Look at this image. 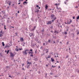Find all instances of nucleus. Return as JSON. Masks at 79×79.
Instances as JSON below:
<instances>
[{"label":"nucleus","instance_id":"338daca9","mask_svg":"<svg viewBox=\"0 0 79 79\" xmlns=\"http://www.w3.org/2000/svg\"><path fill=\"white\" fill-rule=\"evenodd\" d=\"M46 66L47 67V66H48V65L46 64Z\"/></svg>","mask_w":79,"mask_h":79},{"label":"nucleus","instance_id":"b1692460","mask_svg":"<svg viewBox=\"0 0 79 79\" xmlns=\"http://www.w3.org/2000/svg\"><path fill=\"white\" fill-rule=\"evenodd\" d=\"M4 29H5V30H6V27H6V26L4 25Z\"/></svg>","mask_w":79,"mask_h":79},{"label":"nucleus","instance_id":"4be33fe9","mask_svg":"<svg viewBox=\"0 0 79 79\" xmlns=\"http://www.w3.org/2000/svg\"><path fill=\"white\" fill-rule=\"evenodd\" d=\"M72 35H73V37H74V33H73Z\"/></svg>","mask_w":79,"mask_h":79},{"label":"nucleus","instance_id":"680f3d73","mask_svg":"<svg viewBox=\"0 0 79 79\" xmlns=\"http://www.w3.org/2000/svg\"><path fill=\"white\" fill-rule=\"evenodd\" d=\"M56 63H59V61H57Z\"/></svg>","mask_w":79,"mask_h":79},{"label":"nucleus","instance_id":"0eeeda50","mask_svg":"<svg viewBox=\"0 0 79 79\" xmlns=\"http://www.w3.org/2000/svg\"><path fill=\"white\" fill-rule=\"evenodd\" d=\"M20 40H21V42H24V40L23 39V38H20Z\"/></svg>","mask_w":79,"mask_h":79},{"label":"nucleus","instance_id":"2eb2a0df","mask_svg":"<svg viewBox=\"0 0 79 79\" xmlns=\"http://www.w3.org/2000/svg\"><path fill=\"white\" fill-rule=\"evenodd\" d=\"M50 58V56H48L46 57V59L47 60H48V58Z\"/></svg>","mask_w":79,"mask_h":79},{"label":"nucleus","instance_id":"603ef678","mask_svg":"<svg viewBox=\"0 0 79 79\" xmlns=\"http://www.w3.org/2000/svg\"><path fill=\"white\" fill-rule=\"evenodd\" d=\"M45 45V44L44 43H43V45Z\"/></svg>","mask_w":79,"mask_h":79},{"label":"nucleus","instance_id":"a19ab883","mask_svg":"<svg viewBox=\"0 0 79 79\" xmlns=\"http://www.w3.org/2000/svg\"><path fill=\"white\" fill-rule=\"evenodd\" d=\"M68 44H69V42H67V45H68Z\"/></svg>","mask_w":79,"mask_h":79},{"label":"nucleus","instance_id":"39448f33","mask_svg":"<svg viewBox=\"0 0 79 79\" xmlns=\"http://www.w3.org/2000/svg\"><path fill=\"white\" fill-rule=\"evenodd\" d=\"M10 57H13V56H15V54H14L13 53H12L11 52H10Z\"/></svg>","mask_w":79,"mask_h":79},{"label":"nucleus","instance_id":"20e7f679","mask_svg":"<svg viewBox=\"0 0 79 79\" xmlns=\"http://www.w3.org/2000/svg\"><path fill=\"white\" fill-rule=\"evenodd\" d=\"M29 35L30 36V37H34V36H35L34 34V33H30Z\"/></svg>","mask_w":79,"mask_h":79},{"label":"nucleus","instance_id":"052dcab7","mask_svg":"<svg viewBox=\"0 0 79 79\" xmlns=\"http://www.w3.org/2000/svg\"><path fill=\"white\" fill-rule=\"evenodd\" d=\"M14 4H13L12 5V6H13H13H14Z\"/></svg>","mask_w":79,"mask_h":79},{"label":"nucleus","instance_id":"393cba45","mask_svg":"<svg viewBox=\"0 0 79 79\" xmlns=\"http://www.w3.org/2000/svg\"><path fill=\"white\" fill-rule=\"evenodd\" d=\"M79 19V16H78L77 17V19Z\"/></svg>","mask_w":79,"mask_h":79},{"label":"nucleus","instance_id":"69168bd1","mask_svg":"<svg viewBox=\"0 0 79 79\" xmlns=\"http://www.w3.org/2000/svg\"><path fill=\"white\" fill-rule=\"evenodd\" d=\"M53 42H54V44H55V42L54 41Z\"/></svg>","mask_w":79,"mask_h":79},{"label":"nucleus","instance_id":"79ce46f5","mask_svg":"<svg viewBox=\"0 0 79 79\" xmlns=\"http://www.w3.org/2000/svg\"><path fill=\"white\" fill-rule=\"evenodd\" d=\"M22 70H24V68H22Z\"/></svg>","mask_w":79,"mask_h":79},{"label":"nucleus","instance_id":"1a4fd4ad","mask_svg":"<svg viewBox=\"0 0 79 79\" xmlns=\"http://www.w3.org/2000/svg\"><path fill=\"white\" fill-rule=\"evenodd\" d=\"M3 35V33H0V37H2Z\"/></svg>","mask_w":79,"mask_h":79},{"label":"nucleus","instance_id":"58836bf2","mask_svg":"<svg viewBox=\"0 0 79 79\" xmlns=\"http://www.w3.org/2000/svg\"><path fill=\"white\" fill-rule=\"evenodd\" d=\"M54 19H52V22H53V21H54Z\"/></svg>","mask_w":79,"mask_h":79},{"label":"nucleus","instance_id":"c9c22d12","mask_svg":"<svg viewBox=\"0 0 79 79\" xmlns=\"http://www.w3.org/2000/svg\"><path fill=\"white\" fill-rule=\"evenodd\" d=\"M30 50L31 52H32V49H30Z\"/></svg>","mask_w":79,"mask_h":79},{"label":"nucleus","instance_id":"4d7b16f0","mask_svg":"<svg viewBox=\"0 0 79 79\" xmlns=\"http://www.w3.org/2000/svg\"><path fill=\"white\" fill-rule=\"evenodd\" d=\"M20 3H21L20 2H19L18 3V5H19V4H20Z\"/></svg>","mask_w":79,"mask_h":79},{"label":"nucleus","instance_id":"c85d7f7f","mask_svg":"<svg viewBox=\"0 0 79 79\" xmlns=\"http://www.w3.org/2000/svg\"><path fill=\"white\" fill-rule=\"evenodd\" d=\"M56 8H57V10L59 9V8H58V7L57 5V6H56Z\"/></svg>","mask_w":79,"mask_h":79},{"label":"nucleus","instance_id":"f8f14e48","mask_svg":"<svg viewBox=\"0 0 79 79\" xmlns=\"http://www.w3.org/2000/svg\"><path fill=\"white\" fill-rule=\"evenodd\" d=\"M48 52V49H46V53H47Z\"/></svg>","mask_w":79,"mask_h":79},{"label":"nucleus","instance_id":"49530a36","mask_svg":"<svg viewBox=\"0 0 79 79\" xmlns=\"http://www.w3.org/2000/svg\"><path fill=\"white\" fill-rule=\"evenodd\" d=\"M77 34H79V32L78 31V32L77 33Z\"/></svg>","mask_w":79,"mask_h":79},{"label":"nucleus","instance_id":"864d4df0","mask_svg":"<svg viewBox=\"0 0 79 79\" xmlns=\"http://www.w3.org/2000/svg\"><path fill=\"white\" fill-rule=\"evenodd\" d=\"M35 29H34V28L33 29H32V31H34L35 30Z\"/></svg>","mask_w":79,"mask_h":79},{"label":"nucleus","instance_id":"5fc2aeb1","mask_svg":"<svg viewBox=\"0 0 79 79\" xmlns=\"http://www.w3.org/2000/svg\"><path fill=\"white\" fill-rule=\"evenodd\" d=\"M18 13H19V11H18Z\"/></svg>","mask_w":79,"mask_h":79},{"label":"nucleus","instance_id":"a211bd4d","mask_svg":"<svg viewBox=\"0 0 79 79\" xmlns=\"http://www.w3.org/2000/svg\"><path fill=\"white\" fill-rule=\"evenodd\" d=\"M15 50L17 52H18L19 50V49H18V48H16V49H15Z\"/></svg>","mask_w":79,"mask_h":79},{"label":"nucleus","instance_id":"9d476101","mask_svg":"<svg viewBox=\"0 0 79 79\" xmlns=\"http://www.w3.org/2000/svg\"><path fill=\"white\" fill-rule=\"evenodd\" d=\"M23 5H26V4H27V2L26 1H24V2L23 3Z\"/></svg>","mask_w":79,"mask_h":79},{"label":"nucleus","instance_id":"5701e85b","mask_svg":"<svg viewBox=\"0 0 79 79\" xmlns=\"http://www.w3.org/2000/svg\"><path fill=\"white\" fill-rule=\"evenodd\" d=\"M9 52H10V50H8L7 52V54H8V53H9Z\"/></svg>","mask_w":79,"mask_h":79},{"label":"nucleus","instance_id":"412c9836","mask_svg":"<svg viewBox=\"0 0 79 79\" xmlns=\"http://www.w3.org/2000/svg\"><path fill=\"white\" fill-rule=\"evenodd\" d=\"M68 2V0H66V2H64L65 4H66V2Z\"/></svg>","mask_w":79,"mask_h":79},{"label":"nucleus","instance_id":"f03ea898","mask_svg":"<svg viewBox=\"0 0 79 79\" xmlns=\"http://www.w3.org/2000/svg\"><path fill=\"white\" fill-rule=\"evenodd\" d=\"M51 18L52 19H54V20H55L56 19V17H55V16L53 15V14L51 15Z\"/></svg>","mask_w":79,"mask_h":79},{"label":"nucleus","instance_id":"2f4dec72","mask_svg":"<svg viewBox=\"0 0 79 79\" xmlns=\"http://www.w3.org/2000/svg\"><path fill=\"white\" fill-rule=\"evenodd\" d=\"M42 32H44V29H43V30H42Z\"/></svg>","mask_w":79,"mask_h":79},{"label":"nucleus","instance_id":"a18cd8bd","mask_svg":"<svg viewBox=\"0 0 79 79\" xmlns=\"http://www.w3.org/2000/svg\"><path fill=\"white\" fill-rule=\"evenodd\" d=\"M35 28H36V26H35L34 27V29H35Z\"/></svg>","mask_w":79,"mask_h":79},{"label":"nucleus","instance_id":"bb28decb","mask_svg":"<svg viewBox=\"0 0 79 79\" xmlns=\"http://www.w3.org/2000/svg\"><path fill=\"white\" fill-rule=\"evenodd\" d=\"M31 56H32V57H33L34 56H33V54H31L30 55Z\"/></svg>","mask_w":79,"mask_h":79},{"label":"nucleus","instance_id":"f3484780","mask_svg":"<svg viewBox=\"0 0 79 79\" xmlns=\"http://www.w3.org/2000/svg\"><path fill=\"white\" fill-rule=\"evenodd\" d=\"M29 53L30 54V53H31V54H34V52H29Z\"/></svg>","mask_w":79,"mask_h":79},{"label":"nucleus","instance_id":"4468645a","mask_svg":"<svg viewBox=\"0 0 79 79\" xmlns=\"http://www.w3.org/2000/svg\"><path fill=\"white\" fill-rule=\"evenodd\" d=\"M56 32L57 34H58V32L56 31V30L54 31V33H55Z\"/></svg>","mask_w":79,"mask_h":79},{"label":"nucleus","instance_id":"e433bc0d","mask_svg":"<svg viewBox=\"0 0 79 79\" xmlns=\"http://www.w3.org/2000/svg\"><path fill=\"white\" fill-rule=\"evenodd\" d=\"M19 50H23V49H22V48H19Z\"/></svg>","mask_w":79,"mask_h":79},{"label":"nucleus","instance_id":"6e6d98bb","mask_svg":"<svg viewBox=\"0 0 79 79\" xmlns=\"http://www.w3.org/2000/svg\"><path fill=\"white\" fill-rule=\"evenodd\" d=\"M50 74H51L52 75V74H53V73H50Z\"/></svg>","mask_w":79,"mask_h":79},{"label":"nucleus","instance_id":"9b49d317","mask_svg":"<svg viewBox=\"0 0 79 79\" xmlns=\"http://www.w3.org/2000/svg\"><path fill=\"white\" fill-rule=\"evenodd\" d=\"M51 61L52 62H53V61H55V60H54V59H53V58H52Z\"/></svg>","mask_w":79,"mask_h":79},{"label":"nucleus","instance_id":"c03bdc74","mask_svg":"<svg viewBox=\"0 0 79 79\" xmlns=\"http://www.w3.org/2000/svg\"><path fill=\"white\" fill-rule=\"evenodd\" d=\"M73 19H75V17H73Z\"/></svg>","mask_w":79,"mask_h":79},{"label":"nucleus","instance_id":"774afa93","mask_svg":"<svg viewBox=\"0 0 79 79\" xmlns=\"http://www.w3.org/2000/svg\"><path fill=\"white\" fill-rule=\"evenodd\" d=\"M5 52H6V50L5 51Z\"/></svg>","mask_w":79,"mask_h":79},{"label":"nucleus","instance_id":"13d9d810","mask_svg":"<svg viewBox=\"0 0 79 79\" xmlns=\"http://www.w3.org/2000/svg\"><path fill=\"white\" fill-rule=\"evenodd\" d=\"M77 73H79V70H78V71H77Z\"/></svg>","mask_w":79,"mask_h":79},{"label":"nucleus","instance_id":"e2e57ef3","mask_svg":"<svg viewBox=\"0 0 79 79\" xmlns=\"http://www.w3.org/2000/svg\"><path fill=\"white\" fill-rule=\"evenodd\" d=\"M15 34H16V35H17V33H15Z\"/></svg>","mask_w":79,"mask_h":79},{"label":"nucleus","instance_id":"aec40b11","mask_svg":"<svg viewBox=\"0 0 79 79\" xmlns=\"http://www.w3.org/2000/svg\"><path fill=\"white\" fill-rule=\"evenodd\" d=\"M2 44L3 46H5V44H4V42H2Z\"/></svg>","mask_w":79,"mask_h":79},{"label":"nucleus","instance_id":"09e8293b","mask_svg":"<svg viewBox=\"0 0 79 79\" xmlns=\"http://www.w3.org/2000/svg\"><path fill=\"white\" fill-rule=\"evenodd\" d=\"M9 5H11V3H10V2L9 3Z\"/></svg>","mask_w":79,"mask_h":79},{"label":"nucleus","instance_id":"3c124183","mask_svg":"<svg viewBox=\"0 0 79 79\" xmlns=\"http://www.w3.org/2000/svg\"><path fill=\"white\" fill-rule=\"evenodd\" d=\"M76 8H78V6H76L75 7Z\"/></svg>","mask_w":79,"mask_h":79},{"label":"nucleus","instance_id":"6e6552de","mask_svg":"<svg viewBox=\"0 0 79 79\" xmlns=\"http://www.w3.org/2000/svg\"><path fill=\"white\" fill-rule=\"evenodd\" d=\"M52 23V21H49L47 23V24H51Z\"/></svg>","mask_w":79,"mask_h":79},{"label":"nucleus","instance_id":"473e14b6","mask_svg":"<svg viewBox=\"0 0 79 79\" xmlns=\"http://www.w3.org/2000/svg\"><path fill=\"white\" fill-rule=\"evenodd\" d=\"M50 28L51 29H53V26H51Z\"/></svg>","mask_w":79,"mask_h":79},{"label":"nucleus","instance_id":"f704fd0d","mask_svg":"<svg viewBox=\"0 0 79 79\" xmlns=\"http://www.w3.org/2000/svg\"><path fill=\"white\" fill-rule=\"evenodd\" d=\"M24 64H22V66L23 67V66H24Z\"/></svg>","mask_w":79,"mask_h":79},{"label":"nucleus","instance_id":"6ab92c4d","mask_svg":"<svg viewBox=\"0 0 79 79\" xmlns=\"http://www.w3.org/2000/svg\"><path fill=\"white\" fill-rule=\"evenodd\" d=\"M68 34V32L65 31L64 32V34Z\"/></svg>","mask_w":79,"mask_h":79},{"label":"nucleus","instance_id":"0e129e2a","mask_svg":"<svg viewBox=\"0 0 79 79\" xmlns=\"http://www.w3.org/2000/svg\"><path fill=\"white\" fill-rule=\"evenodd\" d=\"M65 24H68V23H66V22H65Z\"/></svg>","mask_w":79,"mask_h":79},{"label":"nucleus","instance_id":"c756f323","mask_svg":"<svg viewBox=\"0 0 79 79\" xmlns=\"http://www.w3.org/2000/svg\"><path fill=\"white\" fill-rule=\"evenodd\" d=\"M22 1H23V0H19V2H22Z\"/></svg>","mask_w":79,"mask_h":79},{"label":"nucleus","instance_id":"37998d69","mask_svg":"<svg viewBox=\"0 0 79 79\" xmlns=\"http://www.w3.org/2000/svg\"><path fill=\"white\" fill-rule=\"evenodd\" d=\"M38 6H38V5H36L37 8H38Z\"/></svg>","mask_w":79,"mask_h":79},{"label":"nucleus","instance_id":"423d86ee","mask_svg":"<svg viewBox=\"0 0 79 79\" xmlns=\"http://www.w3.org/2000/svg\"><path fill=\"white\" fill-rule=\"evenodd\" d=\"M27 64H29V65H28V66H31V64L32 63L31 62H29L28 61H27Z\"/></svg>","mask_w":79,"mask_h":79},{"label":"nucleus","instance_id":"dca6fc26","mask_svg":"<svg viewBox=\"0 0 79 79\" xmlns=\"http://www.w3.org/2000/svg\"><path fill=\"white\" fill-rule=\"evenodd\" d=\"M48 6L47 5H46L45 6V8H46V10L48 8Z\"/></svg>","mask_w":79,"mask_h":79},{"label":"nucleus","instance_id":"bf43d9fd","mask_svg":"<svg viewBox=\"0 0 79 79\" xmlns=\"http://www.w3.org/2000/svg\"><path fill=\"white\" fill-rule=\"evenodd\" d=\"M59 68H60V66L58 67Z\"/></svg>","mask_w":79,"mask_h":79},{"label":"nucleus","instance_id":"a878e982","mask_svg":"<svg viewBox=\"0 0 79 79\" xmlns=\"http://www.w3.org/2000/svg\"><path fill=\"white\" fill-rule=\"evenodd\" d=\"M69 57V55H67L66 57V58H68Z\"/></svg>","mask_w":79,"mask_h":79},{"label":"nucleus","instance_id":"f257e3e1","mask_svg":"<svg viewBox=\"0 0 79 79\" xmlns=\"http://www.w3.org/2000/svg\"><path fill=\"white\" fill-rule=\"evenodd\" d=\"M28 51H29V50L26 49L25 51H23L22 53H23L24 55H27V52L28 53V52H28Z\"/></svg>","mask_w":79,"mask_h":79},{"label":"nucleus","instance_id":"ea45409f","mask_svg":"<svg viewBox=\"0 0 79 79\" xmlns=\"http://www.w3.org/2000/svg\"><path fill=\"white\" fill-rule=\"evenodd\" d=\"M59 8V9H60V10H61V7H60Z\"/></svg>","mask_w":79,"mask_h":79},{"label":"nucleus","instance_id":"8fccbe9b","mask_svg":"<svg viewBox=\"0 0 79 79\" xmlns=\"http://www.w3.org/2000/svg\"><path fill=\"white\" fill-rule=\"evenodd\" d=\"M9 77H10V78H11V76H10H10H9Z\"/></svg>","mask_w":79,"mask_h":79},{"label":"nucleus","instance_id":"de8ad7c7","mask_svg":"<svg viewBox=\"0 0 79 79\" xmlns=\"http://www.w3.org/2000/svg\"><path fill=\"white\" fill-rule=\"evenodd\" d=\"M48 42H50V40H48Z\"/></svg>","mask_w":79,"mask_h":79},{"label":"nucleus","instance_id":"7c9ffc66","mask_svg":"<svg viewBox=\"0 0 79 79\" xmlns=\"http://www.w3.org/2000/svg\"><path fill=\"white\" fill-rule=\"evenodd\" d=\"M52 68H55V67H56V66H53V65H52Z\"/></svg>","mask_w":79,"mask_h":79},{"label":"nucleus","instance_id":"4c0bfd02","mask_svg":"<svg viewBox=\"0 0 79 79\" xmlns=\"http://www.w3.org/2000/svg\"><path fill=\"white\" fill-rule=\"evenodd\" d=\"M27 68L28 69H29V66L27 67Z\"/></svg>","mask_w":79,"mask_h":79},{"label":"nucleus","instance_id":"7ed1b4c3","mask_svg":"<svg viewBox=\"0 0 79 79\" xmlns=\"http://www.w3.org/2000/svg\"><path fill=\"white\" fill-rule=\"evenodd\" d=\"M72 22V20L71 19H69L67 21V24H71V23Z\"/></svg>","mask_w":79,"mask_h":79},{"label":"nucleus","instance_id":"cd10ccee","mask_svg":"<svg viewBox=\"0 0 79 79\" xmlns=\"http://www.w3.org/2000/svg\"><path fill=\"white\" fill-rule=\"evenodd\" d=\"M58 4H57V3H56L54 4V5H56V6H57ZM58 5H60V4H58Z\"/></svg>","mask_w":79,"mask_h":79},{"label":"nucleus","instance_id":"ddd939ff","mask_svg":"<svg viewBox=\"0 0 79 79\" xmlns=\"http://www.w3.org/2000/svg\"><path fill=\"white\" fill-rule=\"evenodd\" d=\"M39 10H37V11H35V13H37V14H38V13H39Z\"/></svg>","mask_w":79,"mask_h":79},{"label":"nucleus","instance_id":"72a5a7b5","mask_svg":"<svg viewBox=\"0 0 79 79\" xmlns=\"http://www.w3.org/2000/svg\"><path fill=\"white\" fill-rule=\"evenodd\" d=\"M2 33H2V30H1L0 31V34Z\"/></svg>","mask_w":79,"mask_h":79}]
</instances>
